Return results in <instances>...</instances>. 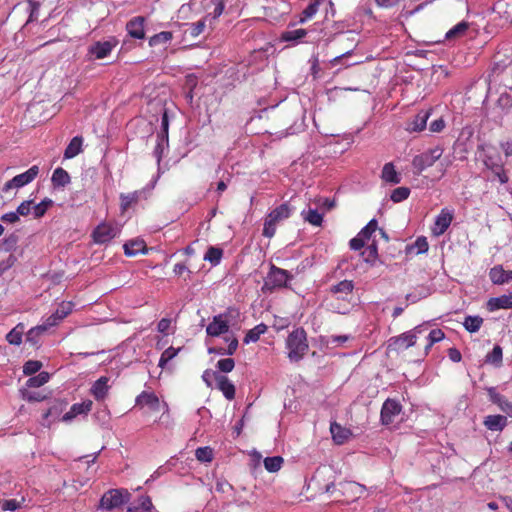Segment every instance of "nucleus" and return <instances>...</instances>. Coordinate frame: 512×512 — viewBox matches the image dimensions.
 Returning a JSON list of instances; mask_svg holds the SVG:
<instances>
[{
    "mask_svg": "<svg viewBox=\"0 0 512 512\" xmlns=\"http://www.w3.org/2000/svg\"><path fill=\"white\" fill-rule=\"evenodd\" d=\"M470 27L469 22L467 21H461L458 24H456L454 27H452L450 30H448L445 34V40L451 41V40H457L462 38L466 32L468 31Z\"/></svg>",
    "mask_w": 512,
    "mask_h": 512,
    "instance_id": "obj_26",
    "label": "nucleus"
},
{
    "mask_svg": "<svg viewBox=\"0 0 512 512\" xmlns=\"http://www.w3.org/2000/svg\"><path fill=\"white\" fill-rule=\"evenodd\" d=\"M307 35V30L303 28L285 31L281 34V40L285 42H297Z\"/></svg>",
    "mask_w": 512,
    "mask_h": 512,
    "instance_id": "obj_40",
    "label": "nucleus"
},
{
    "mask_svg": "<svg viewBox=\"0 0 512 512\" xmlns=\"http://www.w3.org/2000/svg\"><path fill=\"white\" fill-rule=\"evenodd\" d=\"M47 330L48 329L44 324L31 328L26 334L27 342L31 343L32 345H37L39 342V337Z\"/></svg>",
    "mask_w": 512,
    "mask_h": 512,
    "instance_id": "obj_44",
    "label": "nucleus"
},
{
    "mask_svg": "<svg viewBox=\"0 0 512 512\" xmlns=\"http://www.w3.org/2000/svg\"><path fill=\"white\" fill-rule=\"evenodd\" d=\"M503 351L500 345H495L490 353L486 355L485 362L496 367L502 365Z\"/></svg>",
    "mask_w": 512,
    "mask_h": 512,
    "instance_id": "obj_37",
    "label": "nucleus"
},
{
    "mask_svg": "<svg viewBox=\"0 0 512 512\" xmlns=\"http://www.w3.org/2000/svg\"><path fill=\"white\" fill-rule=\"evenodd\" d=\"M173 39V33L170 31H162L158 34L153 35L149 39V46L155 47L158 45L167 44Z\"/></svg>",
    "mask_w": 512,
    "mask_h": 512,
    "instance_id": "obj_39",
    "label": "nucleus"
},
{
    "mask_svg": "<svg viewBox=\"0 0 512 512\" xmlns=\"http://www.w3.org/2000/svg\"><path fill=\"white\" fill-rule=\"evenodd\" d=\"M228 322L222 319L221 315L215 316L211 323L208 324L206 332L209 336H220L228 331Z\"/></svg>",
    "mask_w": 512,
    "mask_h": 512,
    "instance_id": "obj_21",
    "label": "nucleus"
},
{
    "mask_svg": "<svg viewBox=\"0 0 512 512\" xmlns=\"http://www.w3.org/2000/svg\"><path fill=\"white\" fill-rule=\"evenodd\" d=\"M444 332L441 329H433L427 336V344L425 345L426 353L433 346V344L441 341L444 338Z\"/></svg>",
    "mask_w": 512,
    "mask_h": 512,
    "instance_id": "obj_51",
    "label": "nucleus"
},
{
    "mask_svg": "<svg viewBox=\"0 0 512 512\" xmlns=\"http://www.w3.org/2000/svg\"><path fill=\"white\" fill-rule=\"evenodd\" d=\"M286 348L288 349V358L291 361L298 362L309 349L307 334L303 328L293 330L287 337Z\"/></svg>",
    "mask_w": 512,
    "mask_h": 512,
    "instance_id": "obj_2",
    "label": "nucleus"
},
{
    "mask_svg": "<svg viewBox=\"0 0 512 512\" xmlns=\"http://www.w3.org/2000/svg\"><path fill=\"white\" fill-rule=\"evenodd\" d=\"M39 171V167L37 165H33L27 171L18 174L11 180L7 181L2 188V192L7 193L11 189H18L28 185L38 176Z\"/></svg>",
    "mask_w": 512,
    "mask_h": 512,
    "instance_id": "obj_7",
    "label": "nucleus"
},
{
    "mask_svg": "<svg viewBox=\"0 0 512 512\" xmlns=\"http://www.w3.org/2000/svg\"><path fill=\"white\" fill-rule=\"evenodd\" d=\"M33 207V201L32 200H25L23 201L18 207H17V214L18 216H28Z\"/></svg>",
    "mask_w": 512,
    "mask_h": 512,
    "instance_id": "obj_61",
    "label": "nucleus"
},
{
    "mask_svg": "<svg viewBox=\"0 0 512 512\" xmlns=\"http://www.w3.org/2000/svg\"><path fill=\"white\" fill-rule=\"evenodd\" d=\"M487 309L491 312L499 309H512V291L508 294L490 298L487 302Z\"/></svg>",
    "mask_w": 512,
    "mask_h": 512,
    "instance_id": "obj_18",
    "label": "nucleus"
},
{
    "mask_svg": "<svg viewBox=\"0 0 512 512\" xmlns=\"http://www.w3.org/2000/svg\"><path fill=\"white\" fill-rule=\"evenodd\" d=\"M431 110H421L414 119L408 124L407 130L411 132H421L426 128Z\"/></svg>",
    "mask_w": 512,
    "mask_h": 512,
    "instance_id": "obj_23",
    "label": "nucleus"
},
{
    "mask_svg": "<svg viewBox=\"0 0 512 512\" xmlns=\"http://www.w3.org/2000/svg\"><path fill=\"white\" fill-rule=\"evenodd\" d=\"M292 278L293 276L287 270L271 264L269 272L267 273L266 279L262 286V291L264 293H271L275 289L286 288L288 281H290Z\"/></svg>",
    "mask_w": 512,
    "mask_h": 512,
    "instance_id": "obj_4",
    "label": "nucleus"
},
{
    "mask_svg": "<svg viewBox=\"0 0 512 512\" xmlns=\"http://www.w3.org/2000/svg\"><path fill=\"white\" fill-rule=\"evenodd\" d=\"M426 329L422 326H416L414 329L402 333L401 335L390 339V346L393 345L396 349H408L416 344L418 334H421Z\"/></svg>",
    "mask_w": 512,
    "mask_h": 512,
    "instance_id": "obj_9",
    "label": "nucleus"
},
{
    "mask_svg": "<svg viewBox=\"0 0 512 512\" xmlns=\"http://www.w3.org/2000/svg\"><path fill=\"white\" fill-rule=\"evenodd\" d=\"M153 504L149 496H140L136 503L128 507V512H152Z\"/></svg>",
    "mask_w": 512,
    "mask_h": 512,
    "instance_id": "obj_30",
    "label": "nucleus"
},
{
    "mask_svg": "<svg viewBox=\"0 0 512 512\" xmlns=\"http://www.w3.org/2000/svg\"><path fill=\"white\" fill-rule=\"evenodd\" d=\"M283 458L281 456L266 457L264 467L268 472H277L281 469Z\"/></svg>",
    "mask_w": 512,
    "mask_h": 512,
    "instance_id": "obj_49",
    "label": "nucleus"
},
{
    "mask_svg": "<svg viewBox=\"0 0 512 512\" xmlns=\"http://www.w3.org/2000/svg\"><path fill=\"white\" fill-rule=\"evenodd\" d=\"M414 247L417 249L418 254H422L428 251L429 244L426 237H418L414 243Z\"/></svg>",
    "mask_w": 512,
    "mask_h": 512,
    "instance_id": "obj_63",
    "label": "nucleus"
},
{
    "mask_svg": "<svg viewBox=\"0 0 512 512\" xmlns=\"http://www.w3.org/2000/svg\"><path fill=\"white\" fill-rule=\"evenodd\" d=\"M109 377L101 376L98 380H96L91 389L90 393L97 401H103L108 395L110 386H109Z\"/></svg>",
    "mask_w": 512,
    "mask_h": 512,
    "instance_id": "obj_15",
    "label": "nucleus"
},
{
    "mask_svg": "<svg viewBox=\"0 0 512 512\" xmlns=\"http://www.w3.org/2000/svg\"><path fill=\"white\" fill-rule=\"evenodd\" d=\"M362 256L364 261L370 265H375L378 260V246L375 239L366 247V249L362 252Z\"/></svg>",
    "mask_w": 512,
    "mask_h": 512,
    "instance_id": "obj_31",
    "label": "nucleus"
},
{
    "mask_svg": "<svg viewBox=\"0 0 512 512\" xmlns=\"http://www.w3.org/2000/svg\"><path fill=\"white\" fill-rule=\"evenodd\" d=\"M50 379V374L48 372L42 371L36 376L30 377L26 385L30 388H38L46 384Z\"/></svg>",
    "mask_w": 512,
    "mask_h": 512,
    "instance_id": "obj_43",
    "label": "nucleus"
},
{
    "mask_svg": "<svg viewBox=\"0 0 512 512\" xmlns=\"http://www.w3.org/2000/svg\"><path fill=\"white\" fill-rule=\"evenodd\" d=\"M51 180L55 187H64L70 182V176L66 170L58 167L54 170Z\"/></svg>",
    "mask_w": 512,
    "mask_h": 512,
    "instance_id": "obj_32",
    "label": "nucleus"
},
{
    "mask_svg": "<svg viewBox=\"0 0 512 512\" xmlns=\"http://www.w3.org/2000/svg\"><path fill=\"white\" fill-rule=\"evenodd\" d=\"M291 207L288 203H283L273 209L266 217L264 227H263V236L267 238H272L277 230V225L285 219H288L291 215Z\"/></svg>",
    "mask_w": 512,
    "mask_h": 512,
    "instance_id": "obj_3",
    "label": "nucleus"
},
{
    "mask_svg": "<svg viewBox=\"0 0 512 512\" xmlns=\"http://www.w3.org/2000/svg\"><path fill=\"white\" fill-rule=\"evenodd\" d=\"M320 5V0H311L309 5L304 9L303 13H302V17L300 19V22L303 23L305 22L307 19H310L311 17H313L316 12L318 11V7Z\"/></svg>",
    "mask_w": 512,
    "mask_h": 512,
    "instance_id": "obj_53",
    "label": "nucleus"
},
{
    "mask_svg": "<svg viewBox=\"0 0 512 512\" xmlns=\"http://www.w3.org/2000/svg\"><path fill=\"white\" fill-rule=\"evenodd\" d=\"M67 402L63 400H56L54 404L43 414V419L46 420L50 416L57 417L66 408Z\"/></svg>",
    "mask_w": 512,
    "mask_h": 512,
    "instance_id": "obj_47",
    "label": "nucleus"
},
{
    "mask_svg": "<svg viewBox=\"0 0 512 512\" xmlns=\"http://www.w3.org/2000/svg\"><path fill=\"white\" fill-rule=\"evenodd\" d=\"M443 149L439 146L431 148L419 155H416L412 160L414 173L420 175L425 169L434 165V163L442 156Z\"/></svg>",
    "mask_w": 512,
    "mask_h": 512,
    "instance_id": "obj_5",
    "label": "nucleus"
},
{
    "mask_svg": "<svg viewBox=\"0 0 512 512\" xmlns=\"http://www.w3.org/2000/svg\"><path fill=\"white\" fill-rule=\"evenodd\" d=\"M92 405L93 402L91 400H84L81 403L73 404L70 410L63 415L62 421L69 422L78 415L89 413L92 409Z\"/></svg>",
    "mask_w": 512,
    "mask_h": 512,
    "instance_id": "obj_16",
    "label": "nucleus"
},
{
    "mask_svg": "<svg viewBox=\"0 0 512 512\" xmlns=\"http://www.w3.org/2000/svg\"><path fill=\"white\" fill-rule=\"evenodd\" d=\"M53 206V201L50 198L43 199L40 203L32 207L33 215L35 218L43 217L47 210Z\"/></svg>",
    "mask_w": 512,
    "mask_h": 512,
    "instance_id": "obj_45",
    "label": "nucleus"
},
{
    "mask_svg": "<svg viewBox=\"0 0 512 512\" xmlns=\"http://www.w3.org/2000/svg\"><path fill=\"white\" fill-rule=\"evenodd\" d=\"M402 411V406L399 401L388 398L382 405L380 420L383 425H390L394 422L396 416Z\"/></svg>",
    "mask_w": 512,
    "mask_h": 512,
    "instance_id": "obj_10",
    "label": "nucleus"
},
{
    "mask_svg": "<svg viewBox=\"0 0 512 512\" xmlns=\"http://www.w3.org/2000/svg\"><path fill=\"white\" fill-rule=\"evenodd\" d=\"M489 277L492 283L501 285L512 280V270H504L501 265L490 269Z\"/></svg>",
    "mask_w": 512,
    "mask_h": 512,
    "instance_id": "obj_20",
    "label": "nucleus"
},
{
    "mask_svg": "<svg viewBox=\"0 0 512 512\" xmlns=\"http://www.w3.org/2000/svg\"><path fill=\"white\" fill-rule=\"evenodd\" d=\"M116 236V230L112 224L101 223L92 232L93 241L97 244H105Z\"/></svg>",
    "mask_w": 512,
    "mask_h": 512,
    "instance_id": "obj_12",
    "label": "nucleus"
},
{
    "mask_svg": "<svg viewBox=\"0 0 512 512\" xmlns=\"http://www.w3.org/2000/svg\"><path fill=\"white\" fill-rule=\"evenodd\" d=\"M217 368L224 373L231 372L235 367V361L232 358H223L218 360Z\"/></svg>",
    "mask_w": 512,
    "mask_h": 512,
    "instance_id": "obj_58",
    "label": "nucleus"
},
{
    "mask_svg": "<svg viewBox=\"0 0 512 512\" xmlns=\"http://www.w3.org/2000/svg\"><path fill=\"white\" fill-rule=\"evenodd\" d=\"M378 230V222L376 219L370 220L365 227L361 229L359 234L364 237L366 241H369L373 234Z\"/></svg>",
    "mask_w": 512,
    "mask_h": 512,
    "instance_id": "obj_52",
    "label": "nucleus"
},
{
    "mask_svg": "<svg viewBox=\"0 0 512 512\" xmlns=\"http://www.w3.org/2000/svg\"><path fill=\"white\" fill-rule=\"evenodd\" d=\"M365 243V238L361 237V235L358 233L354 238L350 240L349 246L352 250L358 251L365 246Z\"/></svg>",
    "mask_w": 512,
    "mask_h": 512,
    "instance_id": "obj_62",
    "label": "nucleus"
},
{
    "mask_svg": "<svg viewBox=\"0 0 512 512\" xmlns=\"http://www.w3.org/2000/svg\"><path fill=\"white\" fill-rule=\"evenodd\" d=\"M217 388L223 393L227 400L235 398L236 389L234 384L228 379L227 376L215 374Z\"/></svg>",
    "mask_w": 512,
    "mask_h": 512,
    "instance_id": "obj_19",
    "label": "nucleus"
},
{
    "mask_svg": "<svg viewBox=\"0 0 512 512\" xmlns=\"http://www.w3.org/2000/svg\"><path fill=\"white\" fill-rule=\"evenodd\" d=\"M25 326L23 323L17 324L7 335L6 340L11 345H20L22 343V336Z\"/></svg>",
    "mask_w": 512,
    "mask_h": 512,
    "instance_id": "obj_33",
    "label": "nucleus"
},
{
    "mask_svg": "<svg viewBox=\"0 0 512 512\" xmlns=\"http://www.w3.org/2000/svg\"><path fill=\"white\" fill-rule=\"evenodd\" d=\"M125 255L133 257L138 254H146L148 249L146 243L142 239H133L126 242L123 246Z\"/></svg>",
    "mask_w": 512,
    "mask_h": 512,
    "instance_id": "obj_22",
    "label": "nucleus"
},
{
    "mask_svg": "<svg viewBox=\"0 0 512 512\" xmlns=\"http://www.w3.org/2000/svg\"><path fill=\"white\" fill-rule=\"evenodd\" d=\"M484 163L486 167L493 172L494 176L498 178L501 184L508 182L509 179L502 163L494 162L491 157H488Z\"/></svg>",
    "mask_w": 512,
    "mask_h": 512,
    "instance_id": "obj_24",
    "label": "nucleus"
},
{
    "mask_svg": "<svg viewBox=\"0 0 512 512\" xmlns=\"http://www.w3.org/2000/svg\"><path fill=\"white\" fill-rule=\"evenodd\" d=\"M325 492L329 493L337 501L350 503L364 493V486L354 481L340 482L337 487L334 483H330L325 486Z\"/></svg>",
    "mask_w": 512,
    "mask_h": 512,
    "instance_id": "obj_1",
    "label": "nucleus"
},
{
    "mask_svg": "<svg viewBox=\"0 0 512 512\" xmlns=\"http://www.w3.org/2000/svg\"><path fill=\"white\" fill-rule=\"evenodd\" d=\"M136 406H148L153 411L159 410V398L154 392L142 391L135 400Z\"/></svg>",
    "mask_w": 512,
    "mask_h": 512,
    "instance_id": "obj_17",
    "label": "nucleus"
},
{
    "mask_svg": "<svg viewBox=\"0 0 512 512\" xmlns=\"http://www.w3.org/2000/svg\"><path fill=\"white\" fill-rule=\"evenodd\" d=\"M410 195V189L407 187L395 188L391 193V200L395 203L406 200Z\"/></svg>",
    "mask_w": 512,
    "mask_h": 512,
    "instance_id": "obj_55",
    "label": "nucleus"
},
{
    "mask_svg": "<svg viewBox=\"0 0 512 512\" xmlns=\"http://www.w3.org/2000/svg\"><path fill=\"white\" fill-rule=\"evenodd\" d=\"M195 457L200 462H211L214 458L213 449L209 446L199 447L195 451Z\"/></svg>",
    "mask_w": 512,
    "mask_h": 512,
    "instance_id": "obj_50",
    "label": "nucleus"
},
{
    "mask_svg": "<svg viewBox=\"0 0 512 512\" xmlns=\"http://www.w3.org/2000/svg\"><path fill=\"white\" fill-rule=\"evenodd\" d=\"M267 331V326L263 323L256 325L254 328L250 329L245 338L244 342H256L259 340L260 336Z\"/></svg>",
    "mask_w": 512,
    "mask_h": 512,
    "instance_id": "obj_42",
    "label": "nucleus"
},
{
    "mask_svg": "<svg viewBox=\"0 0 512 512\" xmlns=\"http://www.w3.org/2000/svg\"><path fill=\"white\" fill-rule=\"evenodd\" d=\"M484 320L482 317L476 316H466L463 322L464 328L470 333H476L480 330Z\"/></svg>",
    "mask_w": 512,
    "mask_h": 512,
    "instance_id": "obj_34",
    "label": "nucleus"
},
{
    "mask_svg": "<svg viewBox=\"0 0 512 512\" xmlns=\"http://www.w3.org/2000/svg\"><path fill=\"white\" fill-rule=\"evenodd\" d=\"M453 220V212L447 208H443L437 215L434 227L432 229L433 234L436 236L442 235L449 228Z\"/></svg>",
    "mask_w": 512,
    "mask_h": 512,
    "instance_id": "obj_13",
    "label": "nucleus"
},
{
    "mask_svg": "<svg viewBox=\"0 0 512 512\" xmlns=\"http://www.w3.org/2000/svg\"><path fill=\"white\" fill-rule=\"evenodd\" d=\"M484 425L491 431H502L507 425V418L503 415H488L485 417Z\"/></svg>",
    "mask_w": 512,
    "mask_h": 512,
    "instance_id": "obj_25",
    "label": "nucleus"
},
{
    "mask_svg": "<svg viewBox=\"0 0 512 512\" xmlns=\"http://www.w3.org/2000/svg\"><path fill=\"white\" fill-rule=\"evenodd\" d=\"M168 129H169L168 113L166 110H164L162 117H161V132L158 133L157 138L161 139L162 141H165L166 145H168Z\"/></svg>",
    "mask_w": 512,
    "mask_h": 512,
    "instance_id": "obj_54",
    "label": "nucleus"
},
{
    "mask_svg": "<svg viewBox=\"0 0 512 512\" xmlns=\"http://www.w3.org/2000/svg\"><path fill=\"white\" fill-rule=\"evenodd\" d=\"M144 24L145 18L143 16H136L130 19L126 24V30L128 35L135 39H144Z\"/></svg>",
    "mask_w": 512,
    "mask_h": 512,
    "instance_id": "obj_14",
    "label": "nucleus"
},
{
    "mask_svg": "<svg viewBox=\"0 0 512 512\" xmlns=\"http://www.w3.org/2000/svg\"><path fill=\"white\" fill-rule=\"evenodd\" d=\"M129 496L126 490L111 489L102 496L100 507L109 511L119 508L128 501Z\"/></svg>",
    "mask_w": 512,
    "mask_h": 512,
    "instance_id": "obj_6",
    "label": "nucleus"
},
{
    "mask_svg": "<svg viewBox=\"0 0 512 512\" xmlns=\"http://www.w3.org/2000/svg\"><path fill=\"white\" fill-rule=\"evenodd\" d=\"M21 507V502L16 499H8L0 502V508L2 511H15Z\"/></svg>",
    "mask_w": 512,
    "mask_h": 512,
    "instance_id": "obj_60",
    "label": "nucleus"
},
{
    "mask_svg": "<svg viewBox=\"0 0 512 512\" xmlns=\"http://www.w3.org/2000/svg\"><path fill=\"white\" fill-rule=\"evenodd\" d=\"M22 397L28 402H41L47 398V395L40 391H22Z\"/></svg>",
    "mask_w": 512,
    "mask_h": 512,
    "instance_id": "obj_56",
    "label": "nucleus"
},
{
    "mask_svg": "<svg viewBox=\"0 0 512 512\" xmlns=\"http://www.w3.org/2000/svg\"><path fill=\"white\" fill-rule=\"evenodd\" d=\"M354 283L352 280H343L331 287V292L340 295H349L353 292Z\"/></svg>",
    "mask_w": 512,
    "mask_h": 512,
    "instance_id": "obj_36",
    "label": "nucleus"
},
{
    "mask_svg": "<svg viewBox=\"0 0 512 512\" xmlns=\"http://www.w3.org/2000/svg\"><path fill=\"white\" fill-rule=\"evenodd\" d=\"M225 340L227 342H229L227 348L215 347V348L210 349L209 351L210 352H215V353H218V354H221V355H233L236 352L237 347H238V340H237V338H235V337H232V338L226 337Z\"/></svg>",
    "mask_w": 512,
    "mask_h": 512,
    "instance_id": "obj_41",
    "label": "nucleus"
},
{
    "mask_svg": "<svg viewBox=\"0 0 512 512\" xmlns=\"http://www.w3.org/2000/svg\"><path fill=\"white\" fill-rule=\"evenodd\" d=\"M16 257L13 255V254H9V256L2 260L0 262V276L6 271L8 270L9 268H11L15 262H16Z\"/></svg>",
    "mask_w": 512,
    "mask_h": 512,
    "instance_id": "obj_64",
    "label": "nucleus"
},
{
    "mask_svg": "<svg viewBox=\"0 0 512 512\" xmlns=\"http://www.w3.org/2000/svg\"><path fill=\"white\" fill-rule=\"evenodd\" d=\"M42 368V363L38 360H29L23 366V373L25 375H33Z\"/></svg>",
    "mask_w": 512,
    "mask_h": 512,
    "instance_id": "obj_57",
    "label": "nucleus"
},
{
    "mask_svg": "<svg viewBox=\"0 0 512 512\" xmlns=\"http://www.w3.org/2000/svg\"><path fill=\"white\" fill-rule=\"evenodd\" d=\"M381 178L388 183L391 184H399L401 182V177L395 169L393 163L389 162L383 166Z\"/></svg>",
    "mask_w": 512,
    "mask_h": 512,
    "instance_id": "obj_27",
    "label": "nucleus"
},
{
    "mask_svg": "<svg viewBox=\"0 0 512 512\" xmlns=\"http://www.w3.org/2000/svg\"><path fill=\"white\" fill-rule=\"evenodd\" d=\"M330 431L332 433L333 439L338 444L344 443L351 434L348 429L341 427V425H339L337 423L331 424Z\"/></svg>",
    "mask_w": 512,
    "mask_h": 512,
    "instance_id": "obj_35",
    "label": "nucleus"
},
{
    "mask_svg": "<svg viewBox=\"0 0 512 512\" xmlns=\"http://www.w3.org/2000/svg\"><path fill=\"white\" fill-rule=\"evenodd\" d=\"M302 216L305 221L313 226H320L323 221V216L316 209H309L307 212L302 211Z\"/></svg>",
    "mask_w": 512,
    "mask_h": 512,
    "instance_id": "obj_46",
    "label": "nucleus"
},
{
    "mask_svg": "<svg viewBox=\"0 0 512 512\" xmlns=\"http://www.w3.org/2000/svg\"><path fill=\"white\" fill-rule=\"evenodd\" d=\"M141 191H134L127 194H120V208L124 213L126 212L132 205L136 204L141 196Z\"/></svg>",
    "mask_w": 512,
    "mask_h": 512,
    "instance_id": "obj_29",
    "label": "nucleus"
},
{
    "mask_svg": "<svg viewBox=\"0 0 512 512\" xmlns=\"http://www.w3.org/2000/svg\"><path fill=\"white\" fill-rule=\"evenodd\" d=\"M180 350H181V348H174L172 346L165 349L163 351V353L161 354L158 366L162 369L165 368L167 363L169 361H171L173 358H175L178 355V353L180 352Z\"/></svg>",
    "mask_w": 512,
    "mask_h": 512,
    "instance_id": "obj_48",
    "label": "nucleus"
},
{
    "mask_svg": "<svg viewBox=\"0 0 512 512\" xmlns=\"http://www.w3.org/2000/svg\"><path fill=\"white\" fill-rule=\"evenodd\" d=\"M83 138L75 136L71 139L64 151V158L71 159L77 156L82 151Z\"/></svg>",
    "mask_w": 512,
    "mask_h": 512,
    "instance_id": "obj_28",
    "label": "nucleus"
},
{
    "mask_svg": "<svg viewBox=\"0 0 512 512\" xmlns=\"http://www.w3.org/2000/svg\"><path fill=\"white\" fill-rule=\"evenodd\" d=\"M117 43L113 37L106 41H97L88 47L87 56L95 60L104 59L110 55Z\"/></svg>",
    "mask_w": 512,
    "mask_h": 512,
    "instance_id": "obj_8",
    "label": "nucleus"
},
{
    "mask_svg": "<svg viewBox=\"0 0 512 512\" xmlns=\"http://www.w3.org/2000/svg\"><path fill=\"white\" fill-rule=\"evenodd\" d=\"M73 310L72 302H62L57 307L56 311L47 317L44 325L47 329L58 325L64 318H66Z\"/></svg>",
    "mask_w": 512,
    "mask_h": 512,
    "instance_id": "obj_11",
    "label": "nucleus"
},
{
    "mask_svg": "<svg viewBox=\"0 0 512 512\" xmlns=\"http://www.w3.org/2000/svg\"><path fill=\"white\" fill-rule=\"evenodd\" d=\"M223 256V250L219 247L210 246L204 255V260L209 261L213 266L220 263Z\"/></svg>",
    "mask_w": 512,
    "mask_h": 512,
    "instance_id": "obj_38",
    "label": "nucleus"
},
{
    "mask_svg": "<svg viewBox=\"0 0 512 512\" xmlns=\"http://www.w3.org/2000/svg\"><path fill=\"white\" fill-rule=\"evenodd\" d=\"M205 26L206 24L204 19L191 23L188 29L190 36L194 38L199 36L204 31Z\"/></svg>",
    "mask_w": 512,
    "mask_h": 512,
    "instance_id": "obj_59",
    "label": "nucleus"
}]
</instances>
